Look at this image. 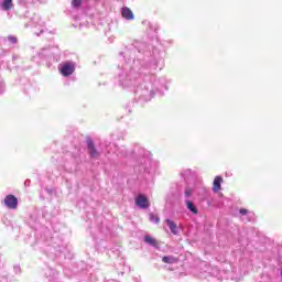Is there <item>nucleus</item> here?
<instances>
[{"mask_svg":"<svg viewBox=\"0 0 282 282\" xmlns=\"http://www.w3.org/2000/svg\"><path fill=\"white\" fill-rule=\"evenodd\" d=\"M58 69L62 76H72L76 69V65L72 62L59 64Z\"/></svg>","mask_w":282,"mask_h":282,"instance_id":"1","label":"nucleus"},{"mask_svg":"<svg viewBox=\"0 0 282 282\" xmlns=\"http://www.w3.org/2000/svg\"><path fill=\"white\" fill-rule=\"evenodd\" d=\"M4 205L7 206V208L14 210L19 206V199H17L14 195H8L4 198Z\"/></svg>","mask_w":282,"mask_h":282,"instance_id":"2","label":"nucleus"},{"mask_svg":"<svg viewBox=\"0 0 282 282\" xmlns=\"http://www.w3.org/2000/svg\"><path fill=\"white\" fill-rule=\"evenodd\" d=\"M135 204L137 206H139V208H149L150 204H149V198H147V196L140 194L139 196H137L135 198Z\"/></svg>","mask_w":282,"mask_h":282,"instance_id":"3","label":"nucleus"},{"mask_svg":"<svg viewBox=\"0 0 282 282\" xmlns=\"http://www.w3.org/2000/svg\"><path fill=\"white\" fill-rule=\"evenodd\" d=\"M221 182H224V178H221V176L215 177L213 186L214 193H219V191H221Z\"/></svg>","mask_w":282,"mask_h":282,"instance_id":"4","label":"nucleus"},{"mask_svg":"<svg viewBox=\"0 0 282 282\" xmlns=\"http://www.w3.org/2000/svg\"><path fill=\"white\" fill-rule=\"evenodd\" d=\"M121 14H122L123 19H127L128 21L133 20V11H131V9H129L127 7L122 8Z\"/></svg>","mask_w":282,"mask_h":282,"instance_id":"5","label":"nucleus"},{"mask_svg":"<svg viewBox=\"0 0 282 282\" xmlns=\"http://www.w3.org/2000/svg\"><path fill=\"white\" fill-rule=\"evenodd\" d=\"M165 224L169 226V228L173 235H177V225L175 224V221H173L171 219H166Z\"/></svg>","mask_w":282,"mask_h":282,"instance_id":"6","label":"nucleus"},{"mask_svg":"<svg viewBox=\"0 0 282 282\" xmlns=\"http://www.w3.org/2000/svg\"><path fill=\"white\" fill-rule=\"evenodd\" d=\"M86 142H87L88 150L90 151L91 158H96V149L94 148V141H91V139H87Z\"/></svg>","mask_w":282,"mask_h":282,"instance_id":"7","label":"nucleus"},{"mask_svg":"<svg viewBox=\"0 0 282 282\" xmlns=\"http://www.w3.org/2000/svg\"><path fill=\"white\" fill-rule=\"evenodd\" d=\"M145 243H149L150 246H153L154 248H158V240L151 236H145L144 237Z\"/></svg>","mask_w":282,"mask_h":282,"instance_id":"8","label":"nucleus"},{"mask_svg":"<svg viewBox=\"0 0 282 282\" xmlns=\"http://www.w3.org/2000/svg\"><path fill=\"white\" fill-rule=\"evenodd\" d=\"M187 208L188 210L194 213V215H197V207H195V204H193V202H187Z\"/></svg>","mask_w":282,"mask_h":282,"instance_id":"9","label":"nucleus"},{"mask_svg":"<svg viewBox=\"0 0 282 282\" xmlns=\"http://www.w3.org/2000/svg\"><path fill=\"white\" fill-rule=\"evenodd\" d=\"M3 10H10L12 8V0H4L2 3Z\"/></svg>","mask_w":282,"mask_h":282,"instance_id":"10","label":"nucleus"},{"mask_svg":"<svg viewBox=\"0 0 282 282\" xmlns=\"http://www.w3.org/2000/svg\"><path fill=\"white\" fill-rule=\"evenodd\" d=\"M150 221H152L153 224H159L160 223V217L150 214Z\"/></svg>","mask_w":282,"mask_h":282,"instance_id":"11","label":"nucleus"},{"mask_svg":"<svg viewBox=\"0 0 282 282\" xmlns=\"http://www.w3.org/2000/svg\"><path fill=\"white\" fill-rule=\"evenodd\" d=\"M80 3H83L82 0H73V1H72L73 8H80Z\"/></svg>","mask_w":282,"mask_h":282,"instance_id":"12","label":"nucleus"},{"mask_svg":"<svg viewBox=\"0 0 282 282\" xmlns=\"http://www.w3.org/2000/svg\"><path fill=\"white\" fill-rule=\"evenodd\" d=\"M175 259L173 257H163V263H173Z\"/></svg>","mask_w":282,"mask_h":282,"instance_id":"13","label":"nucleus"},{"mask_svg":"<svg viewBox=\"0 0 282 282\" xmlns=\"http://www.w3.org/2000/svg\"><path fill=\"white\" fill-rule=\"evenodd\" d=\"M9 41H11V43H17V37H14V36H9Z\"/></svg>","mask_w":282,"mask_h":282,"instance_id":"14","label":"nucleus"},{"mask_svg":"<svg viewBox=\"0 0 282 282\" xmlns=\"http://www.w3.org/2000/svg\"><path fill=\"white\" fill-rule=\"evenodd\" d=\"M248 210L246 209H240V215H247Z\"/></svg>","mask_w":282,"mask_h":282,"instance_id":"15","label":"nucleus"},{"mask_svg":"<svg viewBox=\"0 0 282 282\" xmlns=\"http://www.w3.org/2000/svg\"><path fill=\"white\" fill-rule=\"evenodd\" d=\"M185 195L188 197L191 195V192L188 189H186Z\"/></svg>","mask_w":282,"mask_h":282,"instance_id":"16","label":"nucleus"},{"mask_svg":"<svg viewBox=\"0 0 282 282\" xmlns=\"http://www.w3.org/2000/svg\"><path fill=\"white\" fill-rule=\"evenodd\" d=\"M25 184H29L28 181H25Z\"/></svg>","mask_w":282,"mask_h":282,"instance_id":"17","label":"nucleus"},{"mask_svg":"<svg viewBox=\"0 0 282 282\" xmlns=\"http://www.w3.org/2000/svg\"><path fill=\"white\" fill-rule=\"evenodd\" d=\"M25 184H29L28 181H25Z\"/></svg>","mask_w":282,"mask_h":282,"instance_id":"18","label":"nucleus"}]
</instances>
